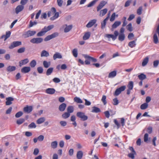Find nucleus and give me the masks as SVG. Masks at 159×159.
I'll return each mask as SVG.
<instances>
[{"label":"nucleus","mask_w":159,"mask_h":159,"mask_svg":"<svg viewBox=\"0 0 159 159\" xmlns=\"http://www.w3.org/2000/svg\"><path fill=\"white\" fill-rule=\"evenodd\" d=\"M77 117L80 118L81 120L83 121H85L88 119V117L85 115L84 112H78L76 113Z\"/></svg>","instance_id":"1"},{"label":"nucleus","mask_w":159,"mask_h":159,"mask_svg":"<svg viewBox=\"0 0 159 159\" xmlns=\"http://www.w3.org/2000/svg\"><path fill=\"white\" fill-rule=\"evenodd\" d=\"M22 43L21 41H15L12 42L11 43L9 47L10 49H12L13 48L20 46L21 45Z\"/></svg>","instance_id":"2"},{"label":"nucleus","mask_w":159,"mask_h":159,"mask_svg":"<svg viewBox=\"0 0 159 159\" xmlns=\"http://www.w3.org/2000/svg\"><path fill=\"white\" fill-rule=\"evenodd\" d=\"M36 33L35 31L29 30L25 32L23 34V36L24 38H26L34 35Z\"/></svg>","instance_id":"3"},{"label":"nucleus","mask_w":159,"mask_h":159,"mask_svg":"<svg viewBox=\"0 0 159 159\" xmlns=\"http://www.w3.org/2000/svg\"><path fill=\"white\" fill-rule=\"evenodd\" d=\"M43 41V39L41 38H33L31 39L30 42L33 44H39L41 43Z\"/></svg>","instance_id":"4"},{"label":"nucleus","mask_w":159,"mask_h":159,"mask_svg":"<svg viewBox=\"0 0 159 159\" xmlns=\"http://www.w3.org/2000/svg\"><path fill=\"white\" fill-rule=\"evenodd\" d=\"M114 35L112 34H106V36L108 39L112 38L113 40H115L119 34L118 31L116 30L114 32Z\"/></svg>","instance_id":"5"},{"label":"nucleus","mask_w":159,"mask_h":159,"mask_svg":"<svg viewBox=\"0 0 159 159\" xmlns=\"http://www.w3.org/2000/svg\"><path fill=\"white\" fill-rule=\"evenodd\" d=\"M58 33L57 32L54 33L52 34L47 36L44 39V40L45 41H47L50 39L55 38L58 35Z\"/></svg>","instance_id":"6"},{"label":"nucleus","mask_w":159,"mask_h":159,"mask_svg":"<svg viewBox=\"0 0 159 159\" xmlns=\"http://www.w3.org/2000/svg\"><path fill=\"white\" fill-rule=\"evenodd\" d=\"M33 110V107L32 106H27L26 107H24L23 109L24 111L25 112L28 113H30Z\"/></svg>","instance_id":"7"},{"label":"nucleus","mask_w":159,"mask_h":159,"mask_svg":"<svg viewBox=\"0 0 159 159\" xmlns=\"http://www.w3.org/2000/svg\"><path fill=\"white\" fill-rule=\"evenodd\" d=\"M24 6L23 5H20L17 6L15 9V12L16 14H18L20 12L23 10Z\"/></svg>","instance_id":"8"},{"label":"nucleus","mask_w":159,"mask_h":159,"mask_svg":"<svg viewBox=\"0 0 159 159\" xmlns=\"http://www.w3.org/2000/svg\"><path fill=\"white\" fill-rule=\"evenodd\" d=\"M97 20L93 19L90 21L86 25V27L87 28H89L92 27L96 23Z\"/></svg>","instance_id":"9"},{"label":"nucleus","mask_w":159,"mask_h":159,"mask_svg":"<svg viewBox=\"0 0 159 159\" xmlns=\"http://www.w3.org/2000/svg\"><path fill=\"white\" fill-rule=\"evenodd\" d=\"M107 2L105 1H102L97 7V11H99L106 4Z\"/></svg>","instance_id":"10"},{"label":"nucleus","mask_w":159,"mask_h":159,"mask_svg":"<svg viewBox=\"0 0 159 159\" xmlns=\"http://www.w3.org/2000/svg\"><path fill=\"white\" fill-rule=\"evenodd\" d=\"M63 27L65 28L64 29V32L65 33H67L69 32L72 28V25H67L66 24L63 26Z\"/></svg>","instance_id":"11"},{"label":"nucleus","mask_w":159,"mask_h":159,"mask_svg":"<svg viewBox=\"0 0 159 159\" xmlns=\"http://www.w3.org/2000/svg\"><path fill=\"white\" fill-rule=\"evenodd\" d=\"M6 105H9L12 104V101L14 100V98L12 97H9L6 98Z\"/></svg>","instance_id":"12"},{"label":"nucleus","mask_w":159,"mask_h":159,"mask_svg":"<svg viewBox=\"0 0 159 159\" xmlns=\"http://www.w3.org/2000/svg\"><path fill=\"white\" fill-rule=\"evenodd\" d=\"M66 107V104L65 103H62L59 105L58 109L60 111H63L65 110Z\"/></svg>","instance_id":"13"},{"label":"nucleus","mask_w":159,"mask_h":159,"mask_svg":"<svg viewBox=\"0 0 159 159\" xmlns=\"http://www.w3.org/2000/svg\"><path fill=\"white\" fill-rule=\"evenodd\" d=\"M55 91V90L54 89L50 88H48L45 90V92L49 94H53Z\"/></svg>","instance_id":"14"},{"label":"nucleus","mask_w":159,"mask_h":159,"mask_svg":"<svg viewBox=\"0 0 159 159\" xmlns=\"http://www.w3.org/2000/svg\"><path fill=\"white\" fill-rule=\"evenodd\" d=\"M83 56L85 58L88 59L89 60H91L93 62H96L97 61V60L96 58L92 57L88 55L84 54Z\"/></svg>","instance_id":"15"},{"label":"nucleus","mask_w":159,"mask_h":159,"mask_svg":"<svg viewBox=\"0 0 159 159\" xmlns=\"http://www.w3.org/2000/svg\"><path fill=\"white\" fill-rule=\"evenodd\" d=\"M30 70V67L25 66L22 68L21 69V72L24 73L29 72Z\"/></svg>","instance_id":"16"},{"label":"nucleus","mask_w":159,"mask_h":159,"mask_svg":"<svg viewBox=\"0 0 159 159\" xmlns=\"http://www.w3.org/2000/svg\"><path fill=\"white\" fill-rule=\"evenodd\" d=\"M62 58V56L61 54L58 52H56L53 56V59L55 60L56 59H61Z\"/></svg>","instance_id":"17"},{"label":"nucleus","mask_w":159,"mask_h":159,"mask_svg":"<svg viewBox=\"0 0 159 159\" xmlns=\"http://www.w3.org/2000/svg\"><path fill=\"white\" fill-rule=\"evenodd\" d=\"M29 60L27 58L20 61L19 62L20 66L21 67L22 65L26 64L29 62Z\"/></svg>","instance_id":"18"},{"label":"nucleus","mask_w":159,"mask_h":159,"mask_svg":"<svg viewBox=\"0 0 159 159\" xmlns=\"http://www.w3.org/2000/svg\"><path fill=\"white\" fill-rule=\"evenodd\" d=\"M109 19V16H107L105 19L104 20L103 22L101 23V28L103 29L105 28L107 22Z\"/></svg>","instance_id":"19"},{"label":"nucleus","mask_w":159,"mask_h":159,"mask_svg":"<svg viewBox=\"0 0 159 159\" xmlns=\"http://www.w3.org/2000/svg\"><path fill=\"white\" fill-rule=\"evenodd\" d=\"M90 36V33L89 32H86L83 36V39L84 40L88 39Z\"/></svg>","instance_id":"20"},{"label":"nucleus","mask_w":159,"mask_h":159,"mask_svg":"<svg viewBox=\"0 0 159 159\" xmlns=\"http://www.w3.org/2000/svg\"><path fill=\"white\" fill-rule=\"evenodd\" d=\"M11 34V32L10 31L7 32H6V35H3L2 36L1 38L4 39V40H6L7 38L10 37Z\"/></svg>","instance_id":"21"},{"label":"nucleus","mask_w":159,"mask_h":159,"mask_svg":"<svg viewBox=\"0 0 159 159\" xmlns=\"http://www.w3.org/2000/svg\"><path fill=\"white\" fill-rule=\"evenodd\" d=\"M83 152L81 151H78L77 153L76 157L78 159H81L83 156Z\"/></svg>","instance_id":"22"},{"label":"nucleus","mask_w":159,"mask_h":159,"mask_svg":"<svg viewBox=\"0 0 159 159\" xmlns=\"http://www.w3.org/2000/svg\"><path fill=\"white\" fill-rule=\"evenodd\" d=\"M121 24V22L120 21H116L112 25V29H115L119 26Z\"/></svg>","instance_id":"23"},{"label":"nucleus","mask_w":159,"mask_h":159,"mask_svg":"<svg viewBox=\"0 0 159 159\" xmlns=\"http://www.w3.org/2000/svg\"><path fill=\"white\" fill-rule=\"evenodd\" d=\"M16 69V67L14 66H8L7 68V70L8 72H11L14 71Z\"/></svg>","instance_id":"24"},{"label":"nucleus","mask_w":159,"mask_h":159,"mask_svg":"<svg viewBox=\"0 0 159 159\" xmlns=\"http://www.w3.org/2000/svg\"><path fill=\"white\" fill-rule=\"evenodd\" d=\"M46 33L44 28H43L42 30L38 33L37 34V36L38 37H40L44 35Z\"/></svg>","instance_id":"25"},{"label":"nucleus","mask_w":159,"mask_h":159,"mask_svg":"<svg viewBox=\"0 0 159 159\" xmlns=\"http://www.w3.org/2000/svg\"><path fill=\"white\" fill-rule=\"evenodd\" d=\"M116 75V71L115 70L113 71L110 73L108 77L109 78L114 77Z\"/></svg>","instance_id":"26"},{"label":"nucleus","mask_w":159,"mask_h":159,"mask_svg":"<svg viewBox=\"0 0 159 159\" xmlns=\"http://www.w3.org/2000/svg\"><path fill=\"white\" fill-rule=\"evenodd\" d=\"M49 56V53L47 51H46V50H43L41 53V57H47Z\"/></svg>","instance_id":"27"},{"label":"nucleus","mask_w":159,"mask_h":159,"mask_svg":"<svg viewBox=\"0 0 159 159\" xmlns=\"http://www.w3.org/2000/svg\"><path fill=\"white\" fill-rule=\"evenodd\" d=\"M58 143L57 141H54L51 143V146L53 149L56 148L57 146Z\"/></svg>","instance_id":"28"},{"label":"nucleus","mask_w":159,"mask_h":159,"mask_svg":"<svg viewBox=\"0 0 159 159\" xmlns=\"http://www.w3.org/2000/svg\"><path fill=\"white\" fill-rule=\"evenodd\" d=\"M107 8H105L100 11L99 15L101 16H103L107 13Z\"/></svg>","instance_id":"29"},{"label":"nucleus","mask_w":159,"mask_h":159,"mask_svg":"<svg viewBox=\"0 0 159 159\" xmlns=\"http://www.w3.org/2000/svg\"><path fill=\"white\" fill-rule=\"evenodd\" d=\"M149 61V58L148 57H146L144 59L142 63V66H144L147 65Z\"/></svg>","instance_id":"30"},{"label":"nucleus","mask_w":159,"mask_h":159,"mask_svg":"<svg viewBox=\"0 0 159 159\" xmlns=\"http://www.w3.org/2000/svg\"><path fill=\"white\" fill-rule=\"evenodd\" d=\"M138 77L141 80H143L146 78V75L143 73H141L140 75H138Z\"/></svg>","instance_id":"31"},{"label":"nucleus","mask_w":159,"mask_h":159,"mask_svg":"<svg viewBox=\"0 0 159 159\" xmlns=\"http://www.w3.org/2000/svg\"><path fill=\"white\" fill-rule=\"evenodd\" d=\"M136 40L135 41H133L129 42V43L128 46L131 48L134 47L136 45Z\"/></svg>","instance_id":"32"},{"label":"nucleus","mask_w":159,"mask_h":159,"mask_svg":"<svg viewBox=\"0 0 159 159\" xmlns=\"http://www.w3.org/2000/svg\"><path fill=\"white\" fill-rule=\"evenodd\" d=\"M67 112L70 114V113L73 112L74 109L73 106H69L67 108Z\"/></svg>","instance_id":"33"},{"label":"nucleus","mask_w":159,"mask_h":159,"mask_svg":"<svg viewBox=\"0 0 159 159\" xmlns=\"http://www.w3.org/2000/svg\"><path fill=\"white\" fill-rule=\"evenodd\" d=\"M92 112H93L98 113L101 111L100 109L96 107H92Z\"/></svg>","instance_id":"34"},{"label":"nucleus","mask_w":159,"mask_h":159,"mask_svg":"<svg viewBox=\"0 0 159 159\" xmlns=\"http://www.w3.org/2000/svg\"><path fill=\"white\" fill-rule=\"evenodd\" d=\"M54 27V26L53 25H51L48 26V27L45 26L43 28L47 32L48 31L50 30H51Z\"/></svg>","instance_id":"35"},{"label":"nucleus","mask_w":159,"mask_h":159,"mask_svg":"<svg viewBox=\"0 0 159 159\" xmlns=\"http://www.w3.org/2000/svg\"><path fill=\"white\" fill-rule=\"evenodd\" d=\"M70 114L69 113L67 112H64L62 115V117L64 119H67L70 116Z\"/></svg>","instance_id":"36"},{"label":"nucleus","mask_w":159,"mask_h":159,"mask_svg":"<svg viewBox=\"0 0 159 159\" xmlns=\"http://www.w3.org/2000/svg\"><path fill=\"white\" fill-rule=\"evenodd\" d=\"M153 42L155 44L158 43V38L157 33H155L153 36Z\"/></svg>","instance_id":"37"},{"label":"nucleus","mask_w":159,"mask_h":159,"mask_svg":"<svg viewBox=\"0 0 159 159\" xmlns=\"http://www.w3.org/2000/svg\"><path fill=\"white\" fill-rule=\"evenodd\" d=\"M45 120V118L44 117H41L39 119L37 120V123L39 124L43 123Z\"/></svg>","instance_id":"38"},{"label":"nucleus","mask_w":159,"mask_h":159,"mask_svg":"<svg viewBox=\"0 0 159 159\" xmlns=\"http://www.w3.org/2000/svg\"><path fill=\"white\" fill-rule=\"evenodd\" d=\"M53 69L52 67H50L48 68L47 70L46 74L47 75H49L51 74L52 72Z\"/></svg>","instance_id":"39"},{"label":"nucleus","mask_w":159,"mask_h":159,"mask_svg":"<svg viewBox=\"0 0 159 159\" xmlns=\"http://www.w3.org/2000/svg\"><path fill=\"white\" fill-rule=\"evenodd\" d=\"M125 39V35L124 34H120L119 35L118 39L119 41H123Z\"/></svg>","instance_id":"40"},{"label":"nucleus","mask_w":159,"mask_h":159,"mask_svg":"<svg viewBox=\"0 0 159 159\" xmlns=\"http://www.w3.org/2000/svg\"><path fill=\"white\" fill-rule=\"evenodd\" d=\"M134 84L133 82L132 81H129L127 85V87L129 89H132L133 88Z\"/></svg>","instance_id":"41"},{"label":"nucleus","mask_w":159,"mask_h":159,"mask_svg":"<svg viewBox=\"0 0 159 159\" xmlns=\"http://www.w3.org/2000/svg\"><path fill=\"white\" fill-rule=\"evenodd\" d=\"M74 102H76L78 103H82L83 101L79 98L77 97H75L74 98Z\"/></svg>","instance_id":"42"},{"label":"nucleus","mask_w":159,"mask_h":159,"mask_svg":"<svg viewBox=\"0 0 159 159\" xmlns=\"http://www.w3.org/2000/svg\"><path fill=\"white\" fill-rule=\"evenodd\" d=\"M43 65L44 67L46 68H48L50 65V62H48L47 61H44L43 62Z\"/></svg>","instance_id":"43"},{"label":"nucleus","mask_w":159,"mask_h":159,"mask_svg":"<svg viewBox=\"0 0 159 159\" xmlns=\"http://www.w3.org/2000/svg\"><path fill=\"white\" fill-rule=\"evenodd\" d=\"M25 120L24 118H20L17 120L16 123L18 125H20L24 122Z\"/></svg>","instance_id":"44"},{"label":"nucleus","mask_w":159,"mask_h":159,"mask_svg":"<svg viewBox=\"0 0 159 159\" xmlns=\"http://www.w3.org/2000/svg\"><path fill=\"white\" fill-rule=\"evenodd\" d=\"M148 106V104L147 103H145L142 104L140 106V108L142 110H144L147 109Z\"/></svg>","instance_id":"45"},{"label":"nucleus","mask_w":159,"mask_h":159,"mask_svg":"<svg viewBox=\"0 0 159 159\" xmlns=\"http://www.w3.org/2000/svg\"><path fill=\"white\" fill-rule=\"evenodd\" d=\"M98 0H93L89 4L87 5V7H91L93 6L96 3V2Z\"/></svg>","instance_id":"46"},{"label":"nucleus","mask_w":159,"mask_h":159,"mask_svg":"<svg viewBox=\"0 0 159 159\" xmlns=\"http://www.w3.org/2000/svg\"><path fill=\"white\" fill-rule=\"evenodd\" d=\"M30 64L31 67H34L36 65V61L35 60H33L30 62Z\"/></svg>","instance_id":"47"},{"label":"nucleus","mask_w":159,"mask_h":159,"mask_svg":"<svg viewBox=\"0 0 159 159\" xmlns=\"http://www.w3.org/2000/svg\"><path fill=\"white\" fill-rule=\"evenodd\" d=\"M72 54L74 56L76 57L78 56L77 49L76 48L74 49L72 52Z\"/></svg>","instance_id":"48"},{"label":"nucleus","mask_w":159,"mask_h":159,"mask_svg":"<svg viewBox=\"0 0 159 159\" xmlns=\"http://www.w3.org/2000/svg\"><path fill=\"white\" fill-rule=\"evenodd\" d=\"M143 9L142 7H140L137 9V13L138 15H140L142 14V11Z\"/></svg>","instance_id":"49"},{"label":"nucleus","mask_w":159,"mask_h":159,"mask_svg":"<svg viewBox=\"0 0 159 159\" xmlns=\"http://www.w3.org/2000/svg\"><path fill=\"white\" fill-rule=\"evenodd\" d=\"M127 28L129 31H132L133 30L132 24L129 23L127 26Z\"/></svg>","instance_id":"50"},{"label":"nucleus","mask_w":159,"mask_h":159,"mask_svg":"<svg viewBox=\"0 0 159 159\" xmlns=\"http://www.w3.org/2000/svg\"><path fill=\"white\" fill-rule=\"evenodd\" d=\"M106 99V96L105 95H103L101 99V101L103 102V103L104 105L107 104Z\"/></svg>","instance_id":"51"},{"label":"nucleus","mask_w":159,"mask_h":159,"mask_svg":"<svg viewBox=\"0 0 159 159\" xmlns=\"http://www.w3.org/2000/svg\"><path fill=\"white\" fill-rule=\"evenodd\" d=\"M23 114V113L21 111L17 112L15 115V117L16 118H19Z\"/></svg>","instance_id":"52"},{"label":"nucleus","mask_w":159,"mask_h":159,"mask_svg":"<svg viewBox=\"0 0 159 159\" xmlns=\"http://www.w3.org/2000/svg\"><path fill=\"white\" fill-rule=\"evenodd\" d=\"M25 50V47H22L19 48L17 50V52L18 53H22L24 52Z\"/></svg>","instance_id":"53"},{"label":"nucleus","mask_w":159,"mask_h":159,"mask_svg":"<svg viewBox=\"0 0 159 159\" xmlns=\"http://www.w3.org/2000/svg\"><path fill=\"white\" fill-rule=\"evenodd\" d=\"M36 126L34 122H32L28 126V127L30 128H35L36 127Z\"/></svg>","instance_id":"54"},{"label":"nucleus","mask_w":159,"mask_h":159,"mask_svg":"<svg viewBox=\"0 0 159 159\" xmlns=\"http://www.w3.org/2000/svg\"><path fill=\"white\" fill-rule=\"evenodd\" d=\"M148 133H146L144 137V141L145 142H147L148 140Z\"/></svg>","instance_id":"55"},{"label":"nucleus","mask_w":159,"mask_h":159,"mask_svg":"<svg viewBox=\"0 0 159 159\" xmlns=\"http://www.w3.org/2000/svg\"><path fill=\"white\" fill-rule=\"evenodd\" d=\"M136 154V153H129L128 154V156L130 158L132 159H134V157H135L134 155H135Z\"/></svg>","instance_id":"56"},{"label":"nucleus","mask_w":159,"mask_h":159,"mask_svg":"<svg viewBox=\"0 0 159 159\" xmlns=\"http://www.w3.org/2000/svg\"><path fill=\"white\" fill-rule=\"evenodd\" d=\"M147 131L149 134H151L152 132V128L151 126L148 127L147 129Z\"/></svg>","instance_id":"57"},{"label":"nucleus","mask_w":159,"mask_h":159,"mask_svg":"<svg viewBox=\"0 0 159 159\" xmlns=\"http://www.w3.org/2000/svg\"><path fill=\"white\" fill-rule=\"evenodd\" d=\"M116 14L113 13L111 15L110 19V21L111 22L113 21L115 19Z\"/></svg>","instance_id":"58"},{"label":"nucleus","mask_w":159,"mask_h":159,"mask_svg":"<svg viewBox=\"0 0 159 159\" xmlns=\"http://www.w3.org/2000/svg\"><path fill=\"white\" fill-rule=\"evenodd\" d=\"M37 22L36 21L32 22V21H30V24L29 25V27H31L33 25H36Z\"/></svg>","instance_id":"59"},{"label":"nucleus","mask_w":159,"mask_h":159,"mask_svg":"<svg viewBox=\"0 0 159 159\" xmlns=\"http://www.w3.org/2000/svg\"><path fill=\"white\" fill-rule=\"evenodd\" d=\"M113 104L114 105H118L119 103V101L117 99V98H115L113 99Z\"/></svg>","instance_id":"60"},{"label":"nucleus","mask_w":159,"mask_h":159,"mask_svg":"<svg viewBox=\"0 0 159 159\" xmlns=\"http://www.w3.org/2000/svg\"><path fill=\"white\" fill-rule=\"evenodd\" d=\"M121 92L120 90H119L118 88L116 89L114 95L116 96H117L119 95L120 93Z\"/></svg>","instance_id":"61"},{"label":"nucleus","mask_w":159,"mask_h":159,"mask_svg":"<svg viewBox=\"0 0 159 159\" xmlns=\"http://www.w3.org/2000/svg\"><path fill=\"white\" fill-rule=\"evenodd\" d=\"M57 5L60 7H61L63 3V0H57Z\"/></svg>","instance_id":"62"},{"label":"nucleus","mask_w":159,"mask_h":159,"mask_svg":"<svg viewBox=\"0 0 159 159\" xmlns=\"http://www.w3.org/2000/svg\"><path fill=\"white\" fill-rule=\"evenodd\" d=\"M37 70L38 72L40 74L42 73L43 71V69L42 67L40 66L38 67Z\"/></svg>","instance_id":"63"},{"label":"nucleus","mask_w":159,"mask_h":159,"mask_svg":"<svg viewBox=\"0 0 159 159\" xmlns=\"http://www.w3.org/2000/svg\"><path fill=\"white\" fill-rule=\"evenodd\" d=\"M60 124L61 126L62 127L66 126L67 125V123L66 121H61L60 122Z\"/></svg>","instance_id":"64"}]
</instances>
